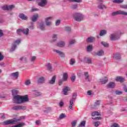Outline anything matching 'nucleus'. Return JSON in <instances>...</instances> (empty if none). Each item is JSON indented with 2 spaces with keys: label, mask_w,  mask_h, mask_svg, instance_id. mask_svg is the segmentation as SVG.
I'll use <instances>...</instances> for the list:
<instances>
[{
  "label": "nucleus",
  "mask_w": 127,
  "mask_h": 127,
  "mask_svg": "<svg viewBox=\"0 0 127 127\" xmlns=\"http://www.w3.org/2000/svg\"><path fill=\"white\" fill-rule=\"evenodd\" d=\"M21 119H24V117L22 116L21 119L7 120L3 122V126H7L8 125H14L15 123H17V122H19V121H21Z\"/></svg>",
  "instance_id": "f03ea898"
},
{
  "label": "nucleus",
  "mask_w": 127,
  "mask_h": 127,
  "mask_svg": "<svg viewBox=\"0 0 127 127\" xmlns=\"http://www.w3.org/2000/svg\"><path fill=\"white\" fill-rule=\"evenodd\" d=\"M17 94H18V90L16 89L12 90V95L13 96V98L14 97V96H18Z\"/></svg>",
  "instance_id": "72a5a7b5"
},
{
  "label": "nucleus",
  "mask_w": 127,
  "mask_h": 127,
  "mask_svg": "<svg viewBox=\"0 0 127 127\" xmlns=\"http://www.w3.org/2000/svg\"><path fill=\"white\" fill-rule=\"evenodd\" d=\"M107 87L108 89H115V88H116V83L114 82H110L107 84Z\"/></svg>",
  "instance_id": "ddd939ff"
},
{
  "label": "nucleus",
  "mask_w": 127,
  "mask_h": 127,
  "mask_svg": "<svg viewBox=\"0 0 127 127\" xmlns=\"http://www.w3.org/2000/svg\"><path fill=\"white\" fill-rule=\"evenodd\" d=\"M71 27L66 26L64 27V31H66V32H71Z\"/></svg>",
  "instance_id": "c03bdc74"
},
{
  "label": "nucleus",
  "mask_w": 127,
  "mask_h": 127,
  "mask_svg": "<svg viewBox=\"0 0 127 127\" xmlns=\"http://www.w3.org/2000/svg\"><path fill=\"white\" fill-rule=\"evenodd\" d=\"M86 50L87 52H91L93 50V46L92 45H89L87 47Z\"/></svg>",
  "instance_id": "79ce46f5"
},
{
  "label": "nucleus",
  "mask_w": 127,
  "mask_h": 127,
  "mask_svg": "<svg viewBox=\"0 0 127 127\" xmlns=\"http://www.w3.org/2000/svg\"><path fill=\"white\" fill-rule=\"evenodd\" d=\"M73 98L69 100V105L68 106L69 110H73V107H74V102L77 98V93H74L72 95Z\"/></svg>",
  "instance_id": "7ed1b4c3"
},
{
  "label": "nucleus",
  "mask_w": 127,
  "mask_h": 127,
  "mask_svg": "<svg viewBox=\"0 0 127 127\" xmlns=\"http://www.w3.org/2000/svg\"><path fill=\"white\" fill-rule=\"evenodd\" d=\"M21 41L20 39L17 40L13 42V44H16V45L17 44L18 45Z\"/></svg>",
  "instance_id": "4d7b16f0"
},
{
  "label": "nucleus",
  "mask_w": 127,
  "mask_h": 127,
  "mask_svg": "<svg viewBox=\"0 0 127 127\" xmlns=\"http://www.w3.org/2000/svg\"><path fill=\"white\" fill-rule=\"evenodd\" d=\"M13 101L14 104H21V96L20 95L14 96Z\"/></svg>",
  "instance_id": "423d86ee"
},
{
  "label": "nucleus",
  "mask_w": 127,
  "mask_h": 127,
  "mask_svg": "<svg viewBox=\"0 0 127 127\" xmlns=\"http://www.w3.org/2000/svg\"><path fill=\"white\" fill-rule=\"evenodd\" d=\"M52 19H53V17L52 16H50L45 18V22L47 26L50 27V26H52V22L49 21L50 20H52Z\"/></svg>",
  "instance_id": "0eeeda50"
},
{
  "label": "nucleus",
  "mask_w": 127,
  "mask_h": 127,
  "mask_svg": "<svg viewBox=\"0 0 127 127\" xmlns=\"http://www.w3.org/2000/svg\"><path fill=\"white\" fill-rule=\"evenodd\" d=\"M18 75H19V73L18 72L16 71L15 72L12 73L10 74V77L11 78H13V79H15V80H17L18 79Z\"/></svg>",
  "instance_id": "2eb2a0df"
},
{
  "label": "nucleus",
  "mask_w": 127,
  "mask_h": 127,
  "mask_svg": "<svg viewBox=\"0 0 127 127\" xmlns=\"http://www.w3.org/2000/svg\"><path fill=\"white\" fill-rule=\"evenodd\" d=\"M16 32L18 35H20V34H21V32H23V29H17Z\"/></svg>",
  "instance_id": "864d4df0"
},
{
  "label": "nucleus",
  "mask_w": 127,
  "mask_h": 127,
  "mask_svg": "<svg viewBox=\"0 0 127 127\" xmlns=\"http://www.w3.org/2000/svg\"><path fill=\"white\" fill-rule=\"evenodd\" d=\"M111 127H120L118 124L115 123L111 126Z\"/></svg>",
  "instance_id": "774afa93"
},
{
  "label": "nucleus",
  "mask_w": 127,
  "mask_h": 127,
  "mask_svg": "<svg viewBox=\"0 0 127 127\" xmlns=\"http://www.w3.org/2000/svg\"><path fill=\"white\" fill-rule=\"evenodd\" d=\"M84 76L86 81L87 82H90L91 79L90 78V75H89V72H85L84 73Z\"/></svg>",
  "instance_id": "5701e85b"
},
{
  "label": "nucleus",
  "mask_w": 127,
  "mask_h": 127,
  "mask_svg": "<svg viewBox=\"0 0 127 127\" xmlns=\"http://www.w3.org/2000/svg\"><path fill=\"white\" fill-rule=\"evenodd\" d=\"M76 43V41L75 40H71L69 41V45H73V44H75Z\"/></svg>",
  "instance_id": "13d9d810"
},
{
  "label": "nucleus",
  "mask_w": 127,
  "mask_h": 127,
  "mask_svg": "<svg viewBox=\"0 0 127 127\" xmlns=\"http://www.w3.org/2000/svg\"><path fill=\"white\" fill-rule=\"evenodd\" d=\"M55 81H56V76L54 75L51 79L49 80L48 84H50V85H54L55 84Z\"/></svg>",
  "instance_id": "4be33fe9"
},
{
  "label": "nucleus",
  "mask_w": 127,
  "mask_h": 127,
  "mask_svg": "<svg viewBox=\"0 0 127 127\" xmlns=\"http://www.w3.org/2000/svg\"><path fill=\"white\" fill-rule=\"evenodd\" d=\"M71 125L72 126V127H76V125H77V121H73L71 123Z\"/></svg>",
  "instance_id": "6e6d98bb"
},
{
  "label": "nucleus",
  "mask_w": 127,
  "mask_h": 127,
  "mask_svg": "<svg viewBox=\"0 0 127 127\" xmlns=\"http://www.w3.org/2000/svg\"><path fill=\"white\" fill-rule=\"evenodd\" d=\"M83 60L85 63H87V64H92L93 63L92 59L90 58H84Z\"/></svg>",
  "instance_id": "a878e982"
},
{
  "label": "nucleus",
  "mask_w": 127,
  "mask_h": 127,
  "mask_svg": "<svg viewBox=\"0 0 127 127\" xmlns=\"http://www.w3.org/2000/svg\"><path fill=\"white\" fill-rule=\"evenodd\" d=\"M54 52H56L60 57L62 58H65L66 57V56L65 55V54L63 53V52L58 50H54Z\"/></svg>",
  "instance_id": "9b49d317"
},
{
  "label": "nucleus",
  "mask_w": 127,
  "mask_h": 127,
  "mask_svg": "<svg viewBox=\"0 0 127 127\" xmlns=\"http://www.w3.org/2000/svg\"><path fill=\"white\" fill-rule=\"evenodd\" d=\"M17 45L15 44H12V47L10 50V52H13L14 50L16 49Z\"/></svg>",
  "instance_id": "f704fd0d"
},
{
  "label": "nucleus",
  "mask_w": 127,
  "mask_h": 127,
  "mask_svg": "<svg viewBox=\"0 0 127 127\" xmlns=\"http://www.w3.org/2000/svg\"><path fill=\"white\" fill-rule=\"evenodd\" d=\"M116 81H117V82H120V83H123V82H125V77L122 76H117L116 78Z\"/></svg>",
  "instance_id": "393cba45"
},
{
  "label": "nucleus",
  "mask_w": 127,
  "mask_h": 127,
  "mask_svg": "<svg viewBox=\"0 0 127 127\" xmlns=\"http://www.w3.org/2000/svg\"><path fill=\"white\" fill-rule=\"evenodd\" d=\"M67 116L65 115V114L62 113L60 115L59 119L62 120L63 119H65V118H66Z\"/></svg>",
  "instance_id": "a18cd8bd"
},
{
  "label": "nucleus",
  "mask_w": 127,
  "mask_h": 127,
  "mask_svg": "<svg viewBox=\"0 0 127 127\" xmlns=\"http://www.w3.org/2000/svg\"><path fill=\"white\" fill-rule=\"evenodd\" d=\"M82 0H69L72 2H82Z\"/></svg>",
  "instance_id": "e2e57ef3"
},
{
  "label": "nucleus",
  "mask_w": 127,
  "mask_h": 127,
  "mask_svg": "<svg viewBox=\"0 0 127 127\" xmlns=\"http://www.w3.org/2000/svg\"><path fill=\"white\" fill-rule=\"evenodd\" d=\"M108 82V77H105L104 78L101 79L99 80V83H101V84H102L103 85H105L107 82Z\"/></svg>",
  "instance_id": "bb28decb"
},
{
  "label": "nucleus",
  "mask_w": 127,
  "mask_h": 127,
  "mask_svg": "<svg viewBox=\"0 0 127 127\" xmlns=\"http://www.w3.org/2000/svg\"><path fill=\"white\" fill-rule=\"evenodd\" d=\"M38 84H44L45 83V77L44 76H41L38 78L37 80Z\"/></svg>",
  "instance_id": "f3484780"
},
{
  "label": "nucleus",
  "mask_w": 127,
  "mask_h": 127,
  "mask_svg": "<svg viewBox=\"0 0 127 127\" xmlns=\"http://www.w3.org/2000/svg\"><path fill=\"white\" fill-rule=\"evenodd\" d=\"M120 7L124 8V9H127V4L126 5H121Z\"/></svg>",
  "instance_id": "338daca9"
},
{
  "label": "nucleus",
  "mask_w": 127,
  "mask_h": 127,
  "mask_svg": "<svg viewBox=\"0 0 127 127\" xmlns=\"http://www.w3.org/2000/svg\"><path fill=\"white\" fill-rule=\"evenodd\" d=\"M71 8H72V9H77V8H78V5L77 4H73L71 5Z\"/></svg>",
  "instance_id": "de8ad7c7"
},
{
  "label": "nucleus",
  "mask_w": 127,
  "mask_h": 127,
  "mask_svg": "<svg viewBox=\"0 0 127 127\" xmlns=\"http://www.w3.org/2000/svg\"><path fill=\"white\" fill-rule=\"evenodd\" d=\"M98 8L99 9H105L107 8V6L102 3H100L98 5Z\"/></svg>",
  "instance_id": "2f4dec72"
},
{
  "label": "nucleus",
  "mask_w": 127,
  "mask_h": 127,
  "mask_svg": "<svg viewBox=\"0 0 127 127\" xmlns=\"http://www.w3.org/2000/svg\"><path fill=\"white\" fill-rule=\"evenodd\" d=\"M119 14H121V15L127 16V11L119 10L114 11L112 13V15L113 16H116V15H119Z\"/></svg>",
  "instance_id": "39448f33"
},
{
  "label": "nucleus",
  "mask_w": 127,
  "mask_h": 127,
  "mask_svg": "<svg viewBox=\"0 0 127 127\" xmlns=\"http://www.w3.org/2000/svg\"><path fill=\"white\" fill-rule=\"evenodd\" d=\"M54 52H56L60 57L62 58H65L66 57V56L65 55V54L63 53V52L58 50H54Z\"/></svg>",
  "instance_id": "f8f14e48"
},
{
  "label": "nucleus",
  "mask_w": 127,
  "mask_h": 127,
  "mask_svg": "<svg viewBox=\"0 0 127 127\" xmlns=\"http://www.w3.org/2000/svg\"><path fill=\"white\" fill-rule=\"evenodd\" d=\"M57 35H58L56 34H53L52 35L53 40L51 41V43H53V42H55L56 41H57V38H58Z\"/></svg>",
  "instance_id": "c85d7f7f"
},
{
  "label": "nucleus",
  "mask_w": 127,
  "mask_h": 127,
  "mask_svg": "<svg viewBox=\"0 0 127 127\" xmlns=\"http://www.w3.org/2000/svg\"><path fill=\"white\" fill-rule=\"evenodd\" d=\"M102 45H103L104 47H109V44L105 42H101Z\"/></svg>",
  "instance_id": "5fc2aeb1"
},
{
  "label": "nucleus",
  "mask_w": 127,
  "mask_h": 127,
  "mask_svg": "<svg viewBox=\"0 0 127 127\" xmlns=\"http://www.w3.org/2000/svg\"><path fill=\"white\" fill-rule=\"evenodd\" d=\"M100 124H101V122L100 121H97L94 123L95 127H99V126H100Z\"/></svg>",
  "instance_id": "0e129e2a"
},
{
  "label": "nucleus",
  "mask_w": 127,
  "mask_h": 127,
  "mask_svg": "<svg viewBox=\"0 0 127 127\" xmlns=\"http://www.w3.org/2000/svg\"><path fill=\"white\" fill-rule=\"evenodd\" d=\"M68 79V74L67 73H64L63 74V81H66Z\"/></svg>",
  "instance_id": "ea45409f"
},
{
  "label": "nucleus",
  "mask_w": 127,
  "mask_h": 127,
  "mask_svg": "<svg viewBox=\"0 0 127 127\" xmlns=\"http://www.w3.org/2000/svg\"><path fill=\"white\" fill-rule=\"evenodd\" d=\"M113 58L116 59V60H120L122 58L121 54L119 53H116L114 54Z\"/></svg>",
  "instance_id": "412c9836"
},
{
  "label": "nucleus",
  "mask_w": 127,
  "mask_h": 127,
  "mask_svg": "<svg viewBox=\"0 0 127 127\" xmlns=\"http://www.w3.org/2000/svg\"><path fill=\"white\" fill-rule=\"evenodd\" d=\"M100 104H101V101L97 100L94 103V107H98V106H100Z\"/></svg>",
  "instance_id": "3c124183"
},
{
  "label": "nucleus",
  "mask_w": 127,
  "mask_h": 127,
  "mask_svg": "<svg viewBox=\"0 0 127 127\" xmlns=\"http://www.w3.org/2000/svg\"><path fill=\"white\" fill-rule=\"evenodd\" d=\"M12 109L14 110V111H20V110L24 111L26 110V107L23 106H14L12 107Z\"/></svg>",
  "instance_id": "1a4fd4ad"
},
{
  "label": "nucleus",
  "mask_w": 127,
  "mask_h": 127,
  "mask_svg": "<svg viewBox=\"0 0 127 127\" xmlns=\"http://www.w3.org/2000/svg\"><path fill=\"white\" fill-rule=\"evenodd\" d=\"M37 1L38 5L41 6V7H44V6L48 3V1L47 0H37Z\"/></svg>",
  "instance_id": "6e6552de"
},
{
  "label": "nucleus",
  "mask_w": 127,
  "mask_h": 127,
  "mask_svg": "<svg viewBox=\"0 0 127 127\" xmlns=\"http://www.w3.org/2000/svg\"><path fill=\"white\" fill-rule=\"evenodd\" d=\"M23 33L25 35H28V34H29V29L27 28L23 29Z\"/></svg>",
  "instance_id": "473e14b6"
},
{
  "label": "nucleus",
  "mask_w": 127,
  "mask_h": 127,
  "mask_svg": "<svg viewBox=\"0 0 127 127\" xmlns=\"http://www.w3.org/2000/svg\"><path fill=\"white\" fill-rule=\"evenodd\" d=\"M71 82H74L75 81V80H76V76L75 75H72L71 78Z\"/></svg>",
  "instance_id": "69168bd1"
},
{
  "label": "nucleus",
  "mask_w": 127,
  "mask_h": 127,
  "mask_svg": "<svg viewBox=\"0 0 127 127\" xmlns=\"http://www.w3.org/2000/svg\"><path fill=\"white\" fill-rule=\"evenodd\" d=\"M33 94L36 97H39V96H41V92L37 91V90H34L33 91Z\"/></svg>",
  "instance_id": "c9c22d12"
},
{
  "label": "nucleus",
  "mask_w": 127,
  "mask_h": 127,
  "mask_svg": "<svg viewBox=\"0 0 127 127\" xmlns=\"http://www.w3.org/2000/svg\"><path fill=\"white\" fill-rule=\"evenodd\" d=\"M38 14H37L32 15L31 17V20L33 22H36V21H37V18H38Z\"/></svg>",
  "instance_id": "b1692460"
},
{
  "label": "nucleus",
  "mask_w": 127,
  "mask_h": 127,
  "mask_svg": "<svg viewBox=\"0 0 127 127\" xmlns=\"http://www.w3.org/2000/svg\"><path fill=\"white\" fill-rule=\"evenodd\" d=\"M105 34H107V31L106 30H102L100 31L99 35L100 36H104Z\"/></svg>",
  "instance_id": "4c0bfd02"
},
{
  "label": "nucleus",
  "mask_w": 127,
  "mask_h": 127,
  "mask_svg": "<svg viewBox=\"0 0 127 127\" xmlns=\"http://www.w3.org/2000/svg\"><path fill=\"white\" fill-rule=\"evenodd\" d=\"M65 43L64 41H60L57 43V46H58V47H60L61 48L65 47Z\"/></svg>",
  "instance_id": "aec40b11"
},
{
  "label": "nucleus",
  "mask_w": 127,
  "mask_h": 127,
  "mask_svg": "<svg viewBox=\"0 0 127 127\" xmlns=\"http://www.w3.org/2000/svg\"><path fill=\"white\" fill-rule=\"evenodd\" d=\"M96 55H97V56H103V55H104V50H101L99 51L96 53Z\"/></svg>",
  "instance_id": "e433bc0d"
},
{
  "label": "nucleus",
  "mask_w": 127,
  "mask_h": 127,
  "mask_svg": "<svg viewBox=\"0 0 127 127\" xmlns=\"http://www.w3.org/2000/svg\"><path fill=\"white\" fill-rule=\"evenodd\" d=\"M115 94H116V95H122V94H123V91L116 90L115 91Z\"/></svg>",
  "instance_id": "680f3d73"
},
{
  "label": "nucleus",
  "mask_w": 127,
  "mask_h": 127,
  "mask_svg": "<svg viewBox=\"0 0 127 127\" xmlns=\"http://www.w3.org/2000/svg\"><path fill=\"white\" fill-rule=\"evenodd\" d=\"M39 28L41 30H45V26H44V22H41L39 23Z\"/></svg>",
  "instance_id": "cd10ccee"
},
{
  "label": "nucleus",
  "mask_w": 127,
  "mask_h": 127,
  "mask_svg": "<svg viewBox=\"0 0 127 127\" xmlns=\"http://www.w3.org/2000/svg\"><path fill=\"white\" fill-rule=\"evenodd\" d=\"M86 126V121H83L80 123L79 127H85Z\"/></svg>",
  "instance_id": "09e8293b"
},
{
  "label": "nucleus",
  "mask_w": 127,
  "mask_h": 127,
  "mask_svg": "<svg viewBox=\"0 0 127 127\" xmlns=\"http://www.w3.org/2000/svg\"><path fill=\"white\" fill-rule=\"evenodd\" d=\"M28 27L29 29L33 30V29H34V23H33V22H31L30 25H29Z\"/></svg>",
  "instance_id": "49530a36"
},
{
  "label": "nucleus",
  "mask_w": 127,
  "mask_h": 127,
  "mask_svg": "<svg viewBox=\"0 0 127 127\" xmlns=\"http://www.w3.org/2000/svg\"><path fill=\"white\" fill-rule=\"evenodd\" d=\"M38 10H39V9L37 8L32 7L31 10V12H33L34 11H38Z\"/></svg>",
  "instance_id": "052dcab7"
},
{
  "label": "nucleus",
  "mask_w": 127,
  "mask_h": 127,
  "mask_svg": "<svg viewBox=\"0 0 127 127\" xmlns=\"http://www.w3.org/2000/svg\"><path fill=\"white\" fill-rule=\"evenodd\" d=\"M52 111V108L49 107H44L42 109V111L45 113V114H48L49 112Z\"/></svg>",
  "instance_id": "4468645a"
},
{
  "label": "nucleus",
  "mask_w": 127,
  "mask_h": 127,
  "mask_svg": "<svg viewBox=\"0 0 127 127\" xmlns=\"http://www.w3.org/2000/svg\"><path fill=\"white\" fill-rule=\"evenodd\" d=\"M113 2L114 3H122V2H124V0H113Z\"/></svg>",
  "instance_id": "37998d69"
},
{
  "label": "nucleus",
  "mask_w": 127,
  "mask_h": 127,
  "mask_svg": "<svg viewBox=\"0 0 127 127\" xmlns=\"http://www.w3.org/2000/svg\"><path fill=\"white\" fill-rule=\"evenodd\" d=\"M68 91H70V87L68 86H65L63 89V94L64 96H67L68 95Z\"/></svg>",
  "instance_id": "6ab92c4d"
},
{
  "label": "nucleus",
  "mask_w": 127,
  "mask_h": 127,
  "mask_svg": "<svg viewBox=\"0 0 127 127\" xmlns=\"http://www.w3.org/2000/svg\"><path fill=\"white\" fill-rule=\"evenodd\" d=\"M95 41V37H90L87 39L86 42L88 43H92V42H94Z\"/></svg>",
  "instance_id": "7c9ffc66"
},
{
  "label": "nucleus",
  "mask_w": 127,
  "mask_h": 127,
  "mask_svg": "<svg viewBox=\"0 0 127 127\" xmlns=\"http://www.w3.org/2000/svg\"><path fill=\"white\" fill-rule=\"evenodd\" d=\"M29 99L27 96L25 95L23 96H21V104H23V103H26V102H28Z\"/></svg>",
  "instance_id": "dca6fc26"
},
{
  "label": "nucleus",
  "mask_w": 127,
  "mask_h": 127,
  "mask_svg": "<svg viewBox=\"0 0 127 127\" xmlns=\"http://www.w3.org/2000/svg\"><path fill=\"white\" fill-rule=\"evenodd\" d=\"M85 16L81 13H75L74 14V18L75 21H82L84 19Z\"/></svg>",
  "instance_id": "20e7f679"
},
{
  "label": "nucleus",
  "mask_w": 127,
  "mask_h": 127,
  "mask_svg": "<svg viewBox=\"0 0 127 127\" xmlns=\"http://www.w3.org/2000/svg\"><path fill=\"white\" fill-rule=\"evenodd\" d=\"M121 32H116L110 34V39L111 41H116L121 38Z\"/></svg>",
  "instance_id": "f257e3e1"
},
{
  "label": "nucleus",
  "mask_w": 127,
  "mask_h": 127,
  "mask_svg": "<svg viewBox=\"0 0 127 127\" xmlns=\"http://www.w3.org/2000/svg\"><path fill=\"white\" fill-rule=\"evenodd\" d=\"M47 68L48 71L52 72L53 70V68L52 67V64L51 63H48L47 64Z\"/></svg>",
  "instance_id": "c756f323"
},
{
  "label": "nucleus",
  "mask_w": 127,
  "mask_h": 127,
  "mask_svg": "<svg viewBox=\"0 0 127 127\" xmlns=\"http://www.w3.org/2000/svg\"><path fill=\"white\" fill-rule=\"evenodd\" d=\"M76 63V61L75 60V59H70L69 60V64L71 65H74Z\"/></svg>",
  "instance_id": "a19ab883"
},
{
  "label": "nucleus",
  "mask_w": 127,
  "mask_h": 127,
  "mask_svg": "<svg viewBox=\"0 0 127 127\" xmlns=\"http://www.w3.org/2000/svg\"><path fill=\"white\" fill-rule=\"evenodd\" d=\"M91 116L92 117H95V116H101V114H100L98 111H95L91 113Z\"/></svg>",
  "instance_id": "58836bf2"
},
{
  "label": "nucleus",
  "mask_w": 127,
  "mask_h": 127,
  "mask_svg": "<svg viewBox=\"0 0 127 127\" xmlns=\"http://www.w3.org/2000/svg\"><path fill=\"white\" fill-rule=\"evenodd\" d=\"M18 17H19V18L22 19V20H27V19H28V17L26 15H25V14L22 13H20L18 15Z\"/></svg>",
  "instance_id": "a211bd4d"
},
{
  "label": "nucleus",
  "mask_w": 127,
  "mask_h": 127,
  "mask_svg": "<svg viewBox=\"0 0 127 127\" xmlns=\"http://www.w3.org/2000/svg\"><path fill=\"white\" fill-rule=\"evenodd\" d=\"M30 84H31V81H30V79H27V80H26L25 82V84L26 85V86H29Z\"/></svg>",
  "instance_id": "8fccbe9b"
},
{
  "label": "nucleus",
  "mask_w": 127,
  "mask_h": 127,
  "mask_svg": "<svg viewBox=\"0 0 127 127\" xmlns=\"http://www.w3.org/2000/svg\"><path fill=\"white\" fill-rule=\"evenodd\" d=\"M54 52H56L60 57L62 58H65L66 57V56L65 55V54L63 53V52L58 50H54Z\"/></svg>",
  "instance_id": "9d476101"
},
{
  "label": "nucleus",
  "mask_w": 127,
  "mask_h": 127,
  "mask_svg": "<svg viewBox=\"0 0 127 127\" xmlns=\"http://www.w3.org/2000/svg\"><path fill=\"white\" fill-rule=\"evenodd\" d=\"M61 23V20H57L56 21V26H58V25H60V23Z\"/></svg>",
  "instance_id": "bf43d9fd"
},
{
  "label": "nucleus",
  "mask_w": 127,
  "mask_h": 127,
  "mask_svg": "<svg viewBox=\"0 0 127 127\" xmlns=\"http://www.w3.org/2000/svg\"><path fill=\"white\" fill-rule=\"evenodd\" d=\"M12 8H14V5H10L8 6L7 5V10H11Z\"/></svg>",
  "instance_id": "603ef678"
}]
</instances>
